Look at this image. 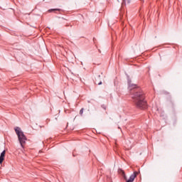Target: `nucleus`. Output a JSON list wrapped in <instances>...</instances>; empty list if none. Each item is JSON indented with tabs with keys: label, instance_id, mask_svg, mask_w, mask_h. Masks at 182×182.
Segmentation results:
<instances>
[{
	"label": "nucleus",
	"instance_id": "nucleus-1",
	"mask_svg": "<svg viewBox=\"0 0 182 182\" xmlns=\"http://www.w3.org/2000/svg\"><path fill=\"white\" fill-rule=\"evenodd\" d=\"M128 89L131 90L132 102L138 109H147V102L145 101L144 92L136 84H132V80L128 77Z\"/></svg>",
	"mask_w": 182,
	"mask_h": 182
},
{
	"label": "nucleus",
	"instance_id": "nucleus-8",
	"mask_svg": "<svg viewBox=\"0 0 182 182\" xmlns=\"http://www.w3.org/2000/svg\"><path fill=\"white\" fill-rule=\"evenodd\" d=\"M102 109H104L105 110H106V106L102 105Z\"/></svg>",
	"mask_w": 182,
	"mask_h": 182
},
{
	"label": "nucleus",
	"instance_id": "nucleus-6",
	"mask_svg": "<svg viewBox=\"0 0 182 182\" xmlns=\"http://www.w3.org/2000/svg\"><path fill=\"white\" fill-rule=\"evenodd\" d=\"M95 85H102V81L97 82V80H96L95 81Z\"/></svg>",
	"mask_w": 182,
	"mask_h": 182
},
{
	"label": "nucleus",
	"instance_id": "nucleus-5",
	"mask_svg": "<svg viewBox=\"0 0 182 182\" xmlns=\"http://www.w3.org/2000/svg\"><path fill=\"white\" fill-rule=\"evenodd\" d=\"M55 11H60V9H51L48 10V12H54Z\"/></svg>",
	"mask_w": 182,
	"mask_h": 182
},
{
	"label": "nucleus",
	"instance_id": "nucleus-2",
	"mask_svg": "<svg viewBox=\"0 0 182 182\" xmlns=\"http://www.w3.org/2000/svg\"><path fill=\"white\" fill-rule=\"evenodd\" d=\"M15 132L18 136V139L19 141V143L21 146V147H23V144L26 143V136H25V134H23V132L19 128V127L14 128Z\"/></svg>",
	"mask_w": 182,
	"mask_h": 182
},
{
	"label": "nucleus",
	"instance_id": "nucleus-4",
	"mask_svg": "<svg viewBox=\"0 0 182 182\" xmlns=\"http://www.w3.org/2000/svg\"><path fill=\"white\" fill-rule=\"evenodd\" d=\"M5 153H6V151L4 150L0 154V164L5 160Z\"/></svg>",
	"mask_w": 182,
	"mask_h": 182
},
{
	"label": "nucleus",
	"instance_id": "nucleus-9",
	"mask_svg": "<svg viewBox=\"0 0 182 182\" xmlns=\"http://www.w3.org/2000/svg\"><path fill=\"white\" fill-rule=\"evenodd\" d=\"M97 79L99 80V79H100V75H97Z\"/></svg>",
	"mask_w": 182,
	"mask_h": 182
},
{
	"label": "nucleus",
	"instance_id": "nucleus-10",
	"mask_svg": "<svg viewBox=\"0 0 182 182\" xmlns=\"http://www.w3.org/2000/svg\"><path fill=\"white\" fill-rule=\"evenodd\" d=\"M125 0H123V1L124 2Z\"/></svg>",
	"mask_w": 182,
	"mask_h": 182
},
{
	"label": "nucleus",
	"instance_id": "nucleus-3",
	"mask_svg": "<svg viewBox=\"0 0 182 182\" xmlns=\"http://www.w3.org/2000/svg\"><path fill=\"white\" fill-rule=\"evenodd\" d=\"M118 173L122 176V177L124 178V180L127 181L126 182H133V181H134V178H136V177H137V175L139 174V172L134 171L133 173V174H132L129 176V178L127 179V176H126V173H124V171H123L122 169H119Z\"/></svg>",
	"mask_w": 182,
	"mask_h": 182
},
{
	"label": "nucleus",
	"instance_id": "nucleus-7",
	"mask_svg": "<svg viewBox=\"0 0 182 182\" xmlns=\"http://www.w3.org/2000/svg\"><path fill=\"white\" fill-rule=\"evenodd\" d=\"M83 110H85L83 108H82V109L80 110V116H82V114H83Z\"/></svg>",
	"mask_w": 182,
	"mask_h": 182
}]
</instances>
